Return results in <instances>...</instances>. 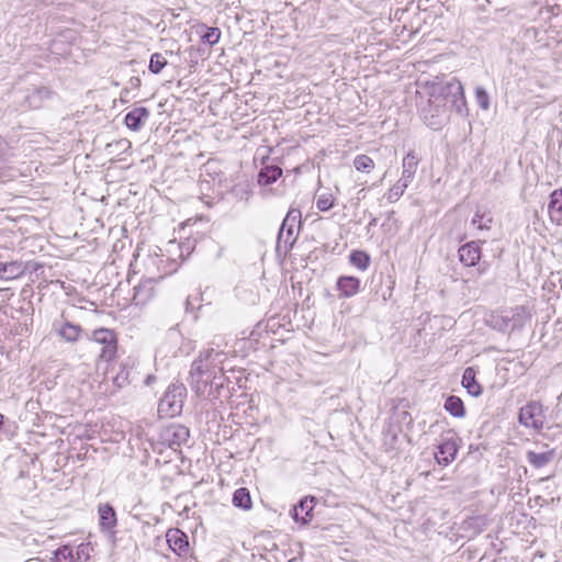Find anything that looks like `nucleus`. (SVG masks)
Listing matches in <instances>:
<instances>
[{
    "label": "nucleus",
    "mask_w": 562,
    "mask_h": 562,
    "mask_svg": "<svg viewBox=\"0 0 562 562\" xmlns=\"http://www.w3.org/2000/svg\"><path fill=\"white\" fill-rule=\"evenodd\" d=\"M417 93L420 95V99L427 98L425 102H420L418 105L423 120L431 128H440L447 120V113L450 108L442 99V88L436 87L432 81H427L420 86V90Z\"/></svg>",
    "instance_id": "1"
},
{
    "label": "nucleus",
    "mask_w": 562,
    "mask_h": 562,
    "mask_svg": "<svg viewBox=\"0 0 562 562\" xmlns=\"http://www.w3.org/2000/svg\"><path fill=\"white\" fill-rule=\"evenodd\" d=\"M223 356V352L210 348L200 352L198 359L192 362L190 383L196 393L204 392L205 386L216 380L215 368L218 363H222Z\"/></svg>",
    "instance_id": "2"
},
{
    "label": "nucleus",
    "mask_w": 562,
    "mask_h": 562,
    "mask_svg": "<svg viewBox=\"0 0 562 562\" xmlns=\"http://www.w3.org/2000/svg\"><path fill=\"white\" fill-rule=\"evenodd\" d=\"M529 319L530 314L527 308L519 305L491 315L487 324L499 331H508L521 328Z\"/></svg>",
    "instance_id": "3"
},
{
    "label": "nucleus",
    "mask_w": 562,
    "mask_h": 562,
    "mask_svg": "<svg viewBox=\"0 0 562 562\" xmlns=\"http://www.w3.org/2000/svg\"><path fill=\"white\" fill-rule=\"evenodd\" d=\"M187 390L182 384H170L158 404V414L162 418H172L181 414Z\"/></svg>",
    "instance_id": "4"
},
{
    "label": "nucleus",
    "mask_w": 562,
    "mask_h": 562,
    "mask_svg": "<svg viewBox=\"0 0 562 562\" xmlns=\"http://www.w3.org/2000/svg\"><path fill=\"white\" fill-rule=\"evenodd\" d=\"M432 82L436 87L442 88V99L451 109H454L456 112L461 115L467 114L468 108L464 97V89L459 80L456 78H452L448 81L435 79Z\"/></svg>",
    "instance_id": "5"
},
{
    "label": "nucleus",
    "mask_w": 562,
    "mask_h": 562,
    "mask_svg": "<svg viewBox=\"0 0 562 562\" xmlns=\"http://www.w3.org/2000/svg\"><path fill=\"white\" fill-rule=\"evenodd\" d=\"M50 97L52 91L43 86H32L13 93L14 101L23 111L42 108L45 101H47Z\"/></svg>",
    "instance_id": "6"
},
{
    "label": "nucleus",
    "mask_w": 562,
    "mask_h": 562,
    "mask_svg": "<svg viewBox=\"0 0 562 562\" xmlns=\"http://www.w3.org/2000/svg\"><path fill=\"white\" fill-rule=\"evenodd\" d=\"M91 340L99 347V360L110 362L115 358L117 340L113 330L99 328L93 330Z\"/></svg>",
    "instance_id": "7"
},
{
    "label": "nucleus",
    "mask_w": 562,
    "mask_h": 562,
    "mask_svg": "<svg viewBox=\"0 0 562 562\" xmlns=\"http://www.w3.org/2000/svg\"><path fill=\"white\" fill-rule=\"evenodd\" d=\"M543 406L536 401H531L519 409L518 422L521 426L540 431L544 426Z\"/></svg>",
    "instance_id": "8"
},
{
    "label": "nucleus",
    "mask_w": 562,
    "mask_h": 562,
    "mask_svg": "<svg viewBox=\"0 0 562 562\" xmlns=\"http://www.w3.org/2000/svg\"><path fill=\"white\" fill-rule=\"evenodd\" d=\"M300 225L301 211L296 209L289 210L278 234V243L284 241L285 245L292 246L296 239Z\"/></svg>",
    "instance_id": "9"
},
{
    "label": "nucleus",
    "mask_w": 562,
    "mask_h": 562,
    "mask_svg": "<svg viewBox=\"0 0 562 562\" xmlns=\"http://www.w3.org/2000/svg\"><path fill=\"white\" fill-rule=\"evenodd\" d=\"M166 540L169 548L179 557H186L189 553L188 536L178 528H171L166 533Z\"/></svg>",
    "instance_id": "10"
},
{
    "label": "nucleus",
    "mask_w": 562,
    "mask_h": 562,
    "mask_svg": "<svg viewBox=\"0 0 562 562\" xmlns=\"http://www.w3.org/2000/svg\"><path fill=\"white\" fill-rule=\"evenodd\" d=\"M11 150L8 144L0 138V180L8 181L16 178L21 172L10 165Z\"/></svg>",
    "instance_id": "11"
},
{
    "label": "nucleus",
    "mask_w": 562,
    "mask_h": 562,
    "mask_svg": "<svg viewBox=\"0 0 562 562\" xmlns=\"http://www.w3.org/2000/svg\"><path fill=\"white\" fill-rule=\"evenodd\" d=\"M458 452V446L453 437L443 438L438 446V451L435 453L437 462L441 465L451 463Z\"/></svg>",
    "instance_id": "12"
},
{
    "label": "nucleus",
    "mask_w": 562,
    "mask_h": 562,
    "mask_svg": "<svg viewBox=\"0 0 562 562\" xmlns=\"http://www.w3.org/2000/svg\"><path fill=\"white\" fill-rule=\"evenodd\" d=\"M190 432L186 426L182 425H172L169 426L164 431V439L168 442L169 447H180L182 443L187 442L189 439Z\"/></svg>",
    "instance_id": "13"
},
{
    "label": "nucleus",
    "mask_w": 562,
    "mask_h": 562,
    "mask_svg": "<svg viewBox=\"0 0 562 562\" xmlns=\"http://www.w3.org/2000/svg\"><path fill=\"white\" fill-rule=\"evenodd\" d=\"M155 296V285L151 279L142 281L134 288L133 302L136 305H145Z\"/></svg>",
    "instance_id": "14"
},
{
    "label": "nucleus",
    "mask_w": 562,
    "mask_h": 562,
    "mask_svg": "<svg viewBox=\"0 0 562 562\" xmlns=\"http://www.w3.org/2000/svg\"><path fill=\"white\" fill-rule=\"evenodd\" d=\"M149 114L150 113L147 108H144V106L134 108L125 115L124 122L130 130L137 132L142 128L144 123L147 121V119L149 117Z\"/></svg>",
    "instance_id": "15"
},
{
    "label": "nucleus",
    "mask_w": 562,
    "mask_h": 562,
    "mask_svg": "<svg viewBox=\"0 0 562 562\" xmlns=\"http://www.w3.org/2000/svg\"><path fill=\"white\" fill-rule=\"evenodd\" d=\"M459 259L465 267L475 266L481 258V249L475 241L468 243L459 248Z\"/></svg>",
    "instance_id": "16"
},
{
    "label": "nucleus",
    "mask_w": 562,
    "mask_h": 562,
    "mask_svg": "<svg viewBox=\"0 0 562 562\" xmlns=\"http://www.w3.org/2000/svg\"><path fill=\"white\" fill-rule=\"evenodd\" d=\"M314 502L315 498L313 496L301 499L300 503L293 508V518L296 521L306 524L312 518Z\"/></svg>",
    "instance_id": "17"
},
{
    "label": "nucleus",
    "mask_w": 562,
    "mask_h": 562,
    "mask_svg": "<svg viewBox=\"0 0 562 562\" xmlns=\"http://www.w3.org/2000/svg\"><path fill=\"white\" fill-rule=\"evenodd\" d=\"M548 212L553 223L562 225V189L551 193Z\"/></svg>",
    "instance_id": "18"
},
{
    "label": "nucleus",
    "mask_w": 562,
    "mask_h": 562,
    "mask_svg": "<svg viewBox=\"0 0 562 562\" xmlns=\"http://www.w3.org/2000/svg\"><path fill=\"white\" fill-rule=\"evenodd\" d=\"M337 289L345 297L356 295L360 290V280L356 277H340L337 281Z\"/></svg>",
    "instance_id": "19"
},
{
    "label": "nucleus",
    "mask_w": 562,
    "mask_h": 562,
    "mask_svg": "<svg viewBox=\"0 0 562 562\" xmlns=\"http://www.w3.org/2000/svg\"><path fill=\"white\" fill-rule=\"evenodd\" d=\"M100 526L102 529L111 530L116 525V514L110 504L99 506Z\"/></svg>",
    "instance_id": "20"
},
{
    "label": "nucleus",
    "mask_w": 562,
    "mask_h": 562,
    "mask_svg": "<svg viewBox=\"0 0 562 562\" xmlns=\"http://www.w3.org/2000/svg\"><path fill=\"white\" fill-rule=\"evenodd\" d=\"M24 267L21 262H0V279L13 280L22 276Z\"/></svg>",
    "instance_id": "21"
},
{
    "label": "nucleus",
    "mask_w": 562,
    "mask_h": 562,
    "mask_svg": "<svg viewBox=\"0 0 562 562\" xmlns=\"http://www.w3.org/2000/svg\"><path fill=\"white\" fill-rule=\"evenodd\" d=\"M462 385L468 390L472 396H480L482 394V386L475 380V371L469 367L464 370L462 375Z\"/></svg>",
    "instance_id": "22"
},
{
    "label": "nucleus",
    "mask_w": 562,
    "mask_h": 562,
    "mask_svg": "<svg viewBox=\"0 0 562 562\" xmlns=\"http://www.w3.org/2000/svg\"><path fill=\"white\" fill-rule=\"evenodd\" d=\"M282 176V169L276 165L265 166L258 175L260 186H269Z\"/></svg>",
    "instance_id": "23"
},
{
    "label": "nucleus",
    "mask_w": 562,
    "mask_h": 562,
    "mask_svg": "<svg viewBox=\"0 0 562 562\" xmlns=\"http://www.w3.org/2000/svg\"><path fill=\"white\" fill-rule=\"evenodd\" d=\"M417 166H418V159L416 158V156L413 153H408L403 158V171H402L401 179H403V181L411 183L416 173Z\"/></svg>",
    "instance_id": "24"
},
{
    "label": "nucleus",
    "mask_w": 562,
    "mask_h": 562,
    "mask_svg": "<svg viewBox=\"0 0 562 562\" xmlns=\"http://www.w3.org/2000/svg\"><path fill=\"white\" fill-rule=\"evenodd\" d=\"M554 457V451H543V452H535V451H528L527 452V461L537 469L543 468L548 463L552 461Z\"/></svg>",
    "instance_id": "25"
},
{
    "label": "nucleus",
    "mask_w": 562,
    "mask_h": 562,
    "mask_svg": "<svg viewBox=\"0 0 562 562\" xmlns=\"http://www.w3.org/2000/svg\"><path fill=\"white\" fill-rule=\"evenodd\" d=\"M233 504L244 510L250 509L252 502L249 491L246 487L237 488L233 494Z\"/></svg>",
    "instance_id": "26"
},
{
    "label": "nucleus",
    "mask_w": 562,
    "mask_h": 562,
    "mask_svg": "<svg viewBox=\"0 0 562 562\" xmlns=\"http://www.w3.org/2000/svg\"><path fill=\"white\" fill-rule=\"evenodd\" d=\"M445 408L454 417L464 416V406L460 397L451 395L446 400Z\"/></svg>",
    "instance_id": "27"
},
{
    "label": "nucleus",
    "mask_w": 562,
    "mask_h": 562,
    "mask_svg": "<svg viewBox=\"0 0 562 562\" xmlns=\"http://www.w3.org/2000/svg\"><path fill=\"white\" fill-rule=\"evenodd\" d=\"M349 260L351 265L362 271L367 270L370 265V256L361 250H353L349 256Z\"/></svg>",
    "instance_id": "28"
},
{
    "label": "nucleus",
    "mask_w": 562,
    "mask_h": 562,
    "mask_svg": "<svg viewBox=\"0 0 562 562\" xmlns=\"http://www.w3.org/2000/svg\"><path fill=\"white\" fill-rule=\"evenodd\" d=\"M52 562H76L74 550L69 546H63L54 552Z\"/></svg>",
    "instance_id": "29"
},
{
    "label": "nucleus",
    "mask_w": 562,
    "mask_h": 562,
    "mask_svg": "<svg viewBox=\"0 0 562 562\" xmlns=\"http://www.w3.org/2000/svg\"><path fill=\"white\" fill-rule=\"evenodd\" d=\"M411 183L403 181V179H398V181L387 191L386 199L389 202H396L405 192Z\"/></svg>",
    "instance_id": "30"
},
{
    "label": "nucleus",
    "mask_w": 562,
    "mask_h": 562,
    "mask_svg": "<svg viewBox=\"0 0 562 562\" xmlns=\"http://www.w3.org/2000/svg\"><path fill=\"white\" fill-rule=\"evenodd\" d=\"M81 328L77 325L66 323L59 329V335L67 341H76L79 338Z\"/></svg>",
    "instance_id": "31"
},
{
    "label": "nucleus",
    "mask_w": 562,
    "mask_h": 562,
    "mask_svg": "<svg viewBox=\"0 0 562 562\" xmlns=\"http://www.w3.org/2000/svg\"><path fill=\"white\" fill-rule=\"evenodd\" d=\"M353 166L358 171L370 172L374 168V161L367 155H358L353 160Z\"/></svg>",
    "instance_id": "32"
},
{
    "label": "nucleus",
    "mask_w": 562,
    "mask_h": 562,
    "mask_svg": "<svg viewBox=\"0 0 562 562\" xmlns=\"http://www.w3.org/2000/svg\"><path fill=\"white\" fill-rule=\"evenodd\" d=\"M492 222L493 220L488 214H480V212H476L471 224L480 231H488L492 226Z\"/></svg>",
    "instance_id": "33"
},
{
    "label": "nucleus",
    "mask_w": 562,
    "mask_h": 562,
    "mask_svg": "<svg viewBox=\"0 0 562 562\" xmlns=\"http://www.w3.org/2000/svg\"><path fill=\"white\" fill-rule=\"evenodd\" d=\"M167 65L166 57L160 53H155L150 56L148 69L153 74H159Z\"/></svg>",
    "instance_id": "34"
},
{
    "label": "nucleus",
    "mask_w": 562,
    "mask_h": 562,
    "mask_svg": "<svg viewBox=\"0 0 562 562\" xmlns=\"http://www.w3.org/2000/svg\"><path fill=\"white\" fill-rule=\"evenodd\" d=\"M475 100L482 110L490 109V95L483 87L475 88Z\"/></svg>",
    "instance_id": "35"
},
{
    "label": "nucleus",
    "mask_w": 562,
    "mask_h": 562,
    "mask_svg": "<svg viewBox=\"0 0 562 562\" xmlns=\"http://www.w3.org/2000/svg\"><path fill=\"white\" fill-rule=\"evenodd\" d=\"M334 205V198L330 193H324L318 195L316 206L319 211L325 212L331 209Z\"/></svg>",
    "instance_id": "36"
},
{
    "label": "nucleus",
    "mask_w": 562,
    "mask_h": 562,
    "mask_svg": "<svg viewBox=\"0 0 562 562\" xmlns=\"http://www.w3.org/2000/svg\"><path fill=\"white\" fill-rule=\"evenodd\" d=\"M221 31L217 27L207 29L206 33L202 36L203 41L210 45H214L220 41Z\"/></svg>",
    "instance_id": "37"
},
{
    "label": "nucleus",
    "mask_w": 562,
    "mask_h": 562,
    "mask_svg": "<svg viewBox=\"0 0 562 562\" xmlns=\"http://www.w3.org/2000/svg\"><path fill=\"white\" fill-rule=\"evenodd\" d=\"M88 544H83L81 543L79 547H78V550H77V553H76V559H79L80 558V554H87L88 553L86 551H88Z\"/></svg>",
    "instance_id": "38"
},
{
    "label": "nucleus",
    "mask_w": 562,
    "mask_h": 562,
    "mask_svg": "<svg viewBox=\"0 0 562 562\" xmlns=\"http://www.w3.org/2000/svg\"><path fill=\"white\" fill-rule=\"evenodd\" d=\"M7 237L5 232H0V246L7 247L5 243H2V240Z\"/></svg>",
    "instance_id": "39"
}]
</instances>
